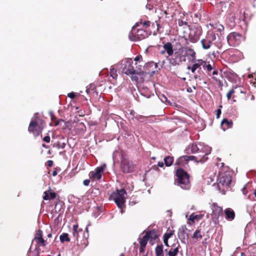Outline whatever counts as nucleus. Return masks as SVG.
Wrapping results in <instances>:
<instances>
[{
    "label": "nucleus",
    "instance_id": "f257e3e1",
    "mask_svg": "<svg viewBox=\"0 0 256 256\" xmlns=\"http://www.w3.org/2000/svg\"><path fill=\"white\" fill-rule=\"evenodd\" d=\"M176 182L182 189L188 190L190 188L189 176L182 169H178L176 171Z\"/></svg>",
    "mask_w": 256,
    "mask_h": 256
},
{
    "label": "nucleus",
    "instance_id": "f03ea898",
    "mask_svg": "<svg viewBox=\"0 0 256 256\" xmlns=\"http://www.w3.org/2000/svg\"><path fill=\"white\" fill-rule=\"evenodd\" d=\"M126 192L124 189L117 190L116 192H113L112 195V198L116 204L117 206L122 208L126 202Z\"/></svg>",
    "mask_w": 256,
    "mask_h": 256
},
{
    "label": "nucleus",
    "instance_id": "7ed1b4c3",
    "mask_svg": "<svg viewBox=\"0 0 256 256\" xmlns=\"http://www.w3.org/2000/svg\"><path fill=\"white\" fill-rule=\"evenodd\" d=\"M139 23L137 22L132 28V32L129 34V38L131 40L136 41L144 39L146 36V33L143 30H138L136 32H134L136 27L138 26Z\"/></svg>",
    "mask_w": 256,
    "mask_h": 256
},
{
    "label": "nucleus",
    "instance_id": "20e7f679",
    "mask_svg": "<svg viewBox=\"0 0 256 256\" xmlns=\"http://www.w3.org/2000/svg\"><path fill=\"white\" fill-rule=\"evenodd\" d=\"M34 116L32 118V120L30 124L28 127V131L33 134L34 136H38L42 132V128L38 124V120H40L38 117Z\"/></svg>",
    "mask_w": 256,
    "mask_h": 256
},
{
    "label": "nucleus",
    "instance_id": "39448f33",
    "mask_svg": "<svg viewBox=\"0 0 256 256\" xmlns=\"http://www.w3.org/2000/svg\"><path fill=\"white\" fill-rule=\"evenodd\" d=\"M191 152L192 154L203 153L208 155L210 153L211 148L207 146H204L201 144H192L190 146Z\"/></svg>",
    "mask_w": 256,
    "mask_h": 256
},
{
    "label": "nucleus",
    "instance_id": "423d86ee",
    "mask_svg": "<svg viewBox=\"0 0 256 256\" xmlns=\"http://www.w3.org/2000/svg\"><path fill=\"white\" fill-rule=\"evenodd\" d=\"M201 155L198 156H184L180 157L176 160V164H179L182 162L183 161L188 162V160H194L196 162L204 163L206 160V158L205 156H202V158H201Z\"/></svg>",
    "mask_w": 256,
    "mask_h": 256
},
{
    "label": "nucleus",
    "instance_id": "0eeeda50",
    "mask_svg": "<svg viewBox=\"0 0 256 256\" xmlns=\"http://www.w3.org/2000/svg\"><path fill=\"white\" fill-rule=\"evenodd\" d=\"M134 164L132 162L122 158L121 160L120 169L123 172L130 173L133 172Z\"/></svg>",
    "mask_w": 256,
    "mask_h": 256
},
{
    "label": "nucleus",
    "instance_id": "6e6552de",
    "mask_svg": "<svg viewBox=\"0 0 256 256\" xmlns=\"http://www.w3.org/2000/svg\"><path fill=\"white\" fill-rule=\"evenodd\" d=\"M232 179V176L229 174H223L220 175L218 181V186L220 188V184L222 186H225L226 188H228L230 187Z\"/></svg>",
    "mask_w": 256,
    "mask_h": 256
},
{
    "label": "nucleus",
    "instance_id": "1a4fd4ad",
    "mask_svg": "<svg viewBox=\"0 0 256 256\" xmlns=\"http://www.w3.org/2000/svg\"><path fill=\"white\" fill-rule=\"evenodd\" d=\"M126 64L124 65V73L126 75L130 74H140V72H137L134 70L133 66L132 65V59H127L126 60Z\"/></svg>",
    "mask_w": 256,
    "mask_h": 256
},
{
    "label": "nucleus",
    "instance_id": "9d476101",
    "mask_svg": "<svg viewBox=\"0 0 256 256\" xmlns=\"http://www.w3.org/2000/svg\"><path fill=\"white\" fill-rule=\"evenodd\" d=\"M106 168V164H104L96 168L94 172H90L89 176L91 178L94 180H99L102 178V175L104 172V170Z\"/></svg>",
    "mask_w": 256,
    "mask_h": 256
},
{
    "label": "nucleus",
    "instance_id": "9b49d317",
    "mask_svg": "<svg viewBox=\"0 0 256 256\" xmlns=\"http://www.w3.org/2000/svg\"><path fill=\"white\" fill-rule=\"evenodd\" d=\"M212 216L214 221L216 222V220H218V218L222 215V208L218 206L216 204L214 203L212 205Z\"/></svg>",
    "mask_w": 256,
    "mask_h": 256
},
{
    "label": "nucleus",
    "instance_id": "f8f14e48",
    "mask_svg": "<svg viewBox=\"0 0 256 256\" xmlns=\"http://www.w3.org/2000/svg\"><path fill=\"white\" fill-rule=\"evenodd\" d=\"M163 48L164 50L162 51V54H164V51H166L167 52L168 56H171L174 53L173 47L172 45L170 42H166L164 45Z\"/></svg>",
    "mask_w": 256,
    "mask_h": 256
},
{
    "label": "nucleus",
    "instance_id": "ddd939ff",
    "mask_svg": "<svg viewBox=\"0 0 256 256\" xmlns=\"http://www.w3.org/2000/svg\"><path fill=\"white\" fill-rule=\"evenodd\" d=\"M224 214H226V220H232L234 218L235 213L232 209L230 208L226 209L224 210Z\"/></svg>",
    "mask_w": 256,
    "mask_h": 256
},
{
    "label": "nucleus",
    "instance_id": "4468645a",
    "mask_svg": "<svg viewBox=\"0 0 256 256\" xmlns=\"http://www.w3.org/2000/svg\"><path fill=\"white\" fill-rule=\"evenodd\" d=\"M82 230L81 229L78 230V226L74 224L72 227V236L74 238L76 239L78 241V238H80V234H82Z\"/></svg>",
    "mask_w": 256,
    "mask_h": 256
},
{
    "label": "nucleus",
    "instance_id": "2eb2a0df",
    "mask_svg": "<svg viewBox=\"0 0 256 256\" xmlns=\"http://www.w3.org/2000/svg\"><path fill=\"white\" fill-rule=\"evenodd\" d=\"M200 42L204 49L208 50L210 48L212 42L208 37H206V38L202 40Z\"/></svg>",
    "mask_w": 256,
    "mask_h": 256
},
{
    "label": "nucleus",
    "instance_id": "dca6fc26",
    "mask_svg": "<svg viewBox=\"0 0 256 256\" xmlns=\"http://www.w3.org/2000/svg\"><path fill=\"white\" fill-rule=\"evenodd\" d=\"M186 230V226H181L178 231V236L182 242H184L185 240V230Z\"/></svg>",
    "mask_w": 256,
    "mask_h": 256
},
{
    "label": "nucleus",
    "instance_id": "f3484780",
    "mask_svg": "<svg viewBox=\"0 0 256 256\" xmlns=\"http://www.w3.org/2000/svg\"><path fill=\"white\" fill-rule=\"evenodd\" d=\"M232 126V121H228V120L224 118L221 122V126L224 130H225L228 128H231Z\"/></svg>",
    "mask_w": 256,
    "mask_h": 256
},
{
    "label": "nucleus",
    "instance_id": "a211bd4d",
    "mask_svg": "<svg viewBox=\"0 0 256 256\" xmlns=\"http://www.w3.org/2000/svg\"><path fill=\"white\" fill-rule=\"evenodd\" d=\"M187 68L190 70L192 73H194L196 70H198L197 73H199L200 71H202L200 64H194L192 66H188Z\"/></svg>",
    "mask_w": 256,
    "mask_h": 256
},
{
    "label": "nucleus",
    "instance_id": "6ab92c4d",
    "mask_svg": "<svg viewBox=\"0 0 256 256\" xmlns=\"http://www.w3.org/2000/svg\"><path fill=\"white\" fill-rule=\"evenodd\" d=\"M155 253L156 256H164V250H163V246L162 244L158 245L156 246L155 248Z\"/></svg>",
    "mask_w": 256,
    "mask_h": 256
},
{
    "label": "nucleus",
    "instance_id": "aec40b11",
    "mask_svg": "<svg viewBox=\"0 0 256 256\" xmlns=\"http://www.w3.org/2000/svg\"><path fill=\"white\" fill-rule=\"evenodd\" d=\"M148 240V236H146V234L142 237V239L140 240V245L141 252H142L143 249L145 248Z\"/></svg>",
    "mask_w": 256,
    "mask_h": 256
},
{
    "label": "nucleus",
    "instance_id": "412c9836",
    "mask_svg": "<svg viewBox=\"0 0 256 256\" xmlns=\"http://www.w3.org/2000/svg\"><path fill=\"white\" fill-rule=\"evenodd\" d=\"M202 236L201 234L200 230L197 229L194 232L192 238L194 239H196L197 240L201 239Z\"/></svg>",
    "mask_w": 256,
    "mask_h": 256
},
{
    "label": "nucleus",
    "instance_id": "4be33fe9",
    "mask_svg": "<svg viewBox=\"0 0 256 256\" xmlns=\"http://www.w3.org/2000/svg\"><path fill=\"white\" fill-rule=\"evenodd\" d=\"M174 158L170 156H167L164 158V162L166 166H170L173 163Z\"/></svg>",
    "mask_w": 256,
    "mask_h": 256
},
{
    "label": "nucleus",
    "instance_id": "5701e85b",
    "mask_svg": "<svg viewBox=\"0 0 256 256\" xmlns=\"http://www.w3.org/2000/svg\"><path fill=\"white\" fill-rule=\"evenodd\" d=\"M179 252L178 247H176L174 248H170L168 252V256H176Z\"/></svg>",
    "mask_w": 256,
    "mask_h": 256
},
{
    "label": "nucleus",
    "instance_id": "b1692460",
    "mask_svg": "<svg viewBox=\"0 0 256 256\" xmlns=\"http://www.w3.org/2000/svg\"><path fill=\"white\" fill-rule=\"evenodd\" d=\"M60 239L62 242L70 241V239L68 238V234L67 233H63L60 236Z\"/></svg>",
    "mask_w": 256,
    "mask_h": 256
},
{
    "label": "nucleus",
    "instance_id": "393cba45",
    "mask_svg": "<svg viewBox=\"0 0 256 256\" xmlns=\"http://www.w3.org/2000/svg\"><path fill=\"white\" fill-rule=\"evenodd\" d=\"M172 236V233H166L165 234L164 236V244L167 246H169V245L168 244V238H170Z\"/></svg>",
    "mask_w": 256,
    "mask_h": 256
},
{
    "label": "nucleus",
    "instance_id": "a878e982",
    "mask_svg": "<svg viewBox=\"0 0 256 256\" xmlns=\"http://www.w3.org/2000/svg\"><path fill=\"white\" fill-rule=\"evenodd\" d=\"M42 238V232L41 230H38L36 234L34 239L36 240Z\"/></svg>",
    "mask_w": 256,
    "mask_h": 256
},
{
    "label": "nucleus",
    "instance_id": "bb28decb",
    "mask_svg": "<svg viewBox=\"0 0 256 256\" xmlns=\"http://www.w3.org/2000/svg\"><path fill=\"white\" fill-rule=\"evenodd\" d=\"M86 234H84V239L83 240H84L83 244H84V246H86L88 245V242L87 240V238L88 236V230L87 228H86Z\"/></svg>",
    "mask_w": 256,
    "mask_h": 256
},
{
    "label": "nucleus",
    "instance_id": "cd10ccee",
    "mask_svg": "<svg viewBox=\"0 0 256 256\" xmlns=\"http://www.w3.org/2000/svg\"><path fill=\"white\" fill-rule=\"evenodd\" d=\"M146 236H148V240L150 238H155L156 235L155 234V232H147L146 234Z\"/></svg>",
    "mask_w": 256,
    "mask_h": 256
},
{
    "label": "nucleus",
    "instance_id": "c85d7f7f",
    "mask_svg": "<svg viewBox=\"0 0 256 256\" xmlns=\"http://www.w3.org/2000/svg\"><path fill=\"white\" fill-rule=\"evenodd\" d=\"M201 217V216L199 214L194 215L192 214L190 216L189 220L191 221L194 222V220L199 219Z\"/></svg>",
    "mask_w": 256,
    "mask_h": 256
},
{
    "label": "nucleus",
    "instance_id": "c756f323",
    "mask_svg": "<svg viewBox=\"0 0 256 256\" xmlns=\"http://www.w3.org/2000/svg\"><path fill=\"white\" fill-rule=\"evenodd\" d=\"M168 60H169L170 63L174 66L178 64H179L178 62L176 61V60L174 58H169Z\"/></svg>",
    "mask_w": 256,
    "mask_h": 256
},
{
    "label": "nucleus",
    "instance_id": "7c9ffc66",
    "mask_svg": "<svg viewBox=\"0 0 256 256\" xmlns=\"http://www.w3.org/2000/svg\"><path fill=\"white\" fill-rule=\"evenodd\" d=\"M110 76L113 78H116L117 76V74L116 73V70H114V69H111L110 71Z\"/></svg>",
    "mask_w": 256,
    "mask_h": 256
},
{
    "label": "nucleus",
    "instance_id": "2f4dec72",
    "mask_svg": "<svg viewBox=\"0 0 256 256\" xmlns=\"http://www.w3.org/2000/svg\"><path fill=\"white\" fill-rule=\"evenodd\" d=\"M202 72L201 71L199 73H198L194 75V78L196 80H202Z\"/></svg>",
    "mask_w": 256,
    "mask_h": 256
},
{
    "label": "nucleus",
    "instance_id": "473e14b6",
    "mask_svg": "<svg viewBox=\"0 0 256 256\" xmlns=\"http://www.w3.org/2000/svg\"><path fill=\"white\" fill-rule=\"evenodd\" d=\"M234 90L233 88L230 90L226 94V97L228 100L231 98L232 95L234 94Z\"/></svg>",
    "mask_w": 256,
    "mask_h": 256
},
{
    "label": "nucleus",
    "instance_id": "72a5a7b5",
    "mask_svg": "<svg viewBox=\"0 0 256 256\" xmlns=\"http://www.w3.org/2000/svg\"><path fill=\"white\" fill-rule=\"evenodd\" d=\"M206 37H208L210 39L211 42L212 41H214L216 39V36L215 34H212V33L208 34V36Z\"/></svg>",
    "mask_w": 256,
    "mask_h": 256
},
{
    "label": "nucleus",
    "instance_id": "f704fd0d",
    "mask_svg": "<svg viewBox=\"0 0 256 256\" xmlns=\"http://www.w3.org/2000/svg\"><path fill=\"white\" fill-rule=\"evenodd\" d=\"M197 62H198L196 64H199L200 67L201 66H204L205 65H206V62L202 60H197Z\"/></svg>",
    "mask_w": 256,
    "mask_h": 256
},
{
    "label": "nucleus",
    "instance_id": "c9c22d12",
    "mask_svg": "<svg viewBox=\"0 0 256 256\" xmlns=\"http://www.w3.org/2000/svg\"><path fill=\"white\" fill-rule=\"evenodd\" d=\"M56 197V194L54 192H50V196H49V200L54 199Z\"/></svg>",
    "mask_w": 256,
    "mask_h": 256
},
{
    "label": "nucleus",
    "instance_id": "e433bc0d",
    "mask_svg": "<svg viewBox=\"0 0 256 256\" xmlns=\"http://www.w3.org/2000/svg\"><path fill=\"white\" fill-rule=\"evenodd\" d=\"M189 52H190L189 53V54L190 55V56L194 58H195L196 52L194 51V50L190 49L189 50Z\"/></svg>",
    "mask_w": 256,
    "mask_h": 256
},
{
    "label": "nucleus",
    "instance_id": "4c0bfd02",
    "mask_svg": "<svg viewBox=\"0 0 256 256\" xmlns=\"http://www.w3.org/2000/svg\"><path fill=\"white\" fill-rule=\"evenodd\" d=\"M37 242L38 244H42V246H45V244H44V240L43 239V238H42L38 240H37Z\"/></svg>",
    "mask_w": 256,
    "mask_h": 256
},
{
    "label": "nucleus",
    "instance_id": "58836bf2",
    "mask_svg": "<svg viewBox=\"0 0 256 256\" xmlns=\"http://www.w3.org/2000/svg\"><path fill=\"white\" fill-rule=\"evenodd\" d=\"M143 26L146 28H148L150 26V21H146L143 23Z\"/></svg>",
    "mask_w": 256,
    "mask_h": 256
},
{
    "label": "nucleus",
    "instance_id": "ea45409f",
    "mask_svg": "<svg viewBox=\"0 0 256 256\" xmlns=\"http://www.w3.org/2000/svg\"><path fill=\"white\" fill-rule=\"evenodd\" d=\"M50 138L49 136H46L43 138V140L46 142H50Z\"/></svg>",
    "mask_w": 256,
    "mask_h": 256
},
{
    "label": "nucleus",
    "instance_id": "a19ab883",
    "mask_svg": "<svg viewBox=\"0 0 256 256\" xmlns=\"http://www.w3.org/2000/svg\"><path fill=\"white\" fill-rule=\"evenodd\" d=\"M44 196L43 197V199L44 200H49V196L47 192H44Z\"/></svg>",
    "mask_w": 256,
    "mask_h": 256
},
{
    "label": "nucleus",
    "instance_id": "79ce46f5",
    "mask_svg": "<svg viewBox=\"0 0 256 256\" xmlns=\"http://www.w3.org/2000/svg\"><path fill=\"white\" fill-rule=\"evenodd\" d=\"M205 66H206V69L208 71H210L212 69V68L210 64H206Z\"/></svg>",
    "mask_w": 256,
    "mask_h": 256
},
{
    "label": "nucleus",
    "instance_id": "37998d69",
    "mask_svg": "<svg viewBox=\"0 0 256 256\" xmlns=\"http://www.w3.org/2000/svg\"><path fill=\"white\" fill-rule=\"evenodd\" d=\"M221 114V110L220 109H218L216 110V116L217 118H220V114Z\"/></svg>",
    "mask_w": 256,
    "mask_h": 256
},
{
    "label": "nucleus",
    "instance_id": "c03bdc74",
    "mask_svg": "<svg viewBox=\"0 0 256 256\" xmlns=\"http://www.w3.org/2000/svg\"><path fill=\"white\" fill-rule=\"evenodd\" d=\"M68 96L69 98H74L75 96V94L74 92H72L69 93Z\"/></svg>",
    "mask_w": 256,
    "mask_h": 256
},
{
    "label": "nucleus",
    "instance_id": "a18cd8bd",
    "mask_svg": "<svg viewBox=\"0 0 256 256\" xmlns=\"http://www.w3.org/2000/svg\"><path fill=\"white\" fill-rule=\"evenodd\" d=\"M89 184H90V180H85L83 182V184L86 186H88Z\"/></svg>",
    "mask_w": 256,
    "mask_h": 256
},
{
    "label": "nucleus",
    "instance_id": "49530a36",
    "mask_svg": "<svg viewBox=\"0 0 256 256\" xmlns=\"http://www.w3.org/2000/svg\"><path fill=\"white\" fill-rule=\"evenodd\" d=\"M131 79L132 81H137L138 80V78L136 76H131Z\"/></svg>",
    "mask_w": 256,
    "mask_h": 256
},
{
    "label": "nucleus",
    "instance_id": "de8ad7c7",
    "mask_svg": "<svg viewBox=\"0 0 256 256\" xmlns=\"http://www.w3.org/2000/svg\"><path fill=\"white\" fill-rule=\"evenodd\" d=\"M47 164H48V166H52V164H53V162L51 160H48V162H47Z\"/></svg>",
    "mask_w": 256,
    "mask_h": 256
},
{
    "label": "nucleus",
    "instance_id": "09e8293b",
    "mask_svg": "<svg viewBox=\"0 0 256 256\" xmlns=\"http://www.w3.org/2000/svg\"><path fill=\"white\" fill-rule=\"evenodd\" d=\"M64 122L63 120L60 119L56 121V122L55 124V126H58L61 122Z\"/></svg>",
    "mask_w": 256,
    "mask_h": 256
},
{
    "label": "nucleus",
    "instance_id": "8fccbe9b",
    "mask_svg": "<svg viewBox=\"0 0 256 256\" xmlns=\"http://www.w3.org/2000/svg\"><path fill=\"white\" fill-rule=\"evenodd\" d=\"M198 154L197 156L201 155V158H203L202 156H205V158H206V160L208 159V157H206L207 155H205L203 153H196Z\"/></svg>",
    "mask_w": 256,
    "mask_h": 256
},
{
    "label": "nucleus",
    "instance_id": "3c124183",
    "mask_svg": "<svg viewBox=\"0 0 256 256\" xmlns=\"http://www.w3.org/2000/svg\"><path fill=\"white\" fill-rule=\"evenodd\" d=\"M136 118L138 119L139 120H142V119L144 118V117L142 116H139L136 117Z\"/></svg>",
    "mask_w": 256,
    "mask_h": 256
},
{
    "label": "nucleus",
    "instance_id": "603ef678",
    "mask_svg": "<svg viewBox=\"0 0 256 256\" xmlns=\"http://www.w3.org/2000/svg\"><path fill=\"white\" fill-rule=\"evenodd\" d=\"M142 58V56H137L135 58H134V60L137 62V61H138L140 60Z\"/></svg>",
    "mask_w": 256,
    "mask_h": 256
},
{
    "label": "nucleus",
    "instance_id": "864d4df0",
    "mask_svg": "<svg viewBox=\"0 0 256 256\" xmlns=\"http://www.w3.org/2000/svg\"><path fill=\"white\" fill-rule=\"evenodd\" d=\"M158 166L160 167H162L164 166V162H158Z\"/></svg>",
    "mask_w": 256,
    "mask_h": 256
},
{
    "label": "nucleus",
    "instance_id": "5fc2aeb1",
    "mask_svg": "<svg viewBox=\"0 0 256 256\" xmlns=\"http://www.w3.org/2000/svg\"><path fill=\"white\" fill-rule=\"evenodd\" d=\"M224 30V26H222V25H220V27L218 28V30L221 31V30Z\"/></svg>",
    "mask_w": 256,
    "mask_h": 256
},
{
    "label": "nucleus",
    "instance_id": "6e6d98bb",
    "mask_svg": "<svg viewBox=\"0 0 256 256\" xmlns=\"http://www.w3.org/2000/svg\"><path fill=\"white\" fill-rule=\"evenodd\" d=\"M57 174V172L56 170H54L53 172H52V176H56V175Z\"/></svg>",
    "mask_w": 256,
    "mask_h": 256
},
{
    "label": "nucleus",
    "instance_id": "4d7b16f0",
    "mask_svg": "<svg viewBox=\"0 0 256 256\" xmlns=\"http://www.w3.org/2000/svg\"><path fill=\"white\" fill-rule=\"evenodd\" d=\"M218 73V71L216 70H214L213 72H212V74L213 75H215V74H217Z\"/></svg>",
    "mask_w": 256,
    "mask_h": 256
},
{
    "label": "nucleus",
    "instance_id": "13d9d810",
    "mask_svg": "<svg viewBox=\"0 0 256 256\" xmlns=\"http://www.w3.org/2000/svg\"><path fill=\"white\" fill-rule=\"evenodd\" d=\"M187 92H192L191 88H187Z\"/></svg>",
    "mask_w": 256,
    "mask_h": 256
},
{
    "label": "nucleus",
    "instance_id": "bf43d9fd",
    "mask_svg": "<svg viewBox=\"0 0 256 256\" xmlns=\"http://www.w3.org/2000/svg\"><path fill=\"white\" fill-rule=\"evenodd\" d=\"M219 86H222V82L220 80L219 81Z\"/></svg>",
    "mask_w": 256,
    "mask_h": 256
},
{
    "label": "nucleus",
    "instance_id": "052dcab7",
    "mask_svg": "<svg viewBox=\"0 0 256 256\" xmlns=\"http://www.w3.org/2000/svg\"><path fill=\"white\" fill-rule=\"evenodd\" d=\"M234 36V34H230L228 36V38L232 36Z\"/></svg>",
    "mask_w": 256,
    "mask_h": 256
},
{
    "label": "nucleus",
    "instance_id": "680f3d73",
    "mask_svg": "<svg viewBox=\"0 0 256 256\" xmlns=\"http://www.w3.org/2000/svg\"><path fill=\"white\" fill-rule=\"evenodd\" d=\"M51 236H52V234H48V237L50 238Z\"/></svg>",
    "mask_w": 256,
    "mask_h": 256
},
{
    "label": "nucleus",
    "instance_id": "e2e57ef3",
    "mask_svg": "<svg viewBox=\"0 0 256 256\" xmlns=\"http://www.w3.org/2000/svg\"><path fill=\"white\" fill-rule=\"evenodd\" d=\"M80 126H84V124L82 123V122H80V124H79Z\"/></svg>",
    "mask_w": 256,
    "mask_h": 256
},
{
    "label": "nucleus",
    "instance_id": "0e129e2a",
    "mask_svg": "<svg viewBox=\"0 0 256 256\" xmlns=\"http://www.w3.org/2000/svg\"><path fill=\"white\" fill-rule=\"evenodd\" d=\"M255 196L256 197V190L254 191V192Z\"/></svg>",
    "mask_w": 256,
    "mask_h": 256
},
{
    "label": "nucleus",
    "instance_id": "69168bd1",
    "mask_svg": "<svg viewBox=\"0 0 256 256\" xmlns=\"http://www.w3.org/2000/svg\"><path fill=\"white\" fill-rule=\"evenodd\" d=\"M241 255H242V256H244V253H242Z\"/></svg>",
    "mask_w": 256,
    "mask_h": 256
},
{
    "label": "nucleus",
    "instance_id": "338daca9",
    "mask_svg": "<svg viewBox=\"0 0 256 256\" xmlns=\"http://www.w3.org/2000/svg\"><path fill=\"white\" fill-rule=\"evenodd\" d=\"M42 146H44V147H46L45 144H42Z\"/></svg>",
    "mask_w": 256,
    "mask_h": 256
},
{
    "label": "nucleus",
    "instance_id": "774afa93",
    "mask_svg": "<svg viewBox=\"0 0 256 256\" xmlns=\"http://www.w3.org/2000/svg\"><path fill=\"white\" fill-rule=\"evenodd\" d=\"M245 256V255H244V256Z\"/></svg>",
    "mask_w": 256,
    "mask_h": 256
}]
</instances>
